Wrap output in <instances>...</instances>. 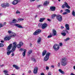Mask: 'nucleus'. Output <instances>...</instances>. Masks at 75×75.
<instances>
[{"label":"nucleus","instance_id":"f257e3e1","mask_svg":"<svg viewBox=\"0 0 75 75\" xmlns=\"http://www.w3.org/2000/svg\"><path fill=\"white\" fill-rule=\"evenodd\" d=\"M13 46L11 51H10V50L11 48L12 47V44H10L7 48V54L8 55H9L11 52H14V51L16 50V47H17V42H13Z\"/></svg>","mask_w":75,"mask_h":75},{"label":"nucleus","instance_id":"f03ea898","mask_svg":"<svg viewBox=\"0 0 75 75\" xmlns=\"http://www.w3.org/2000/svg\"><path fill=\"white\" fill-rule=\"evenodd\" d=\"M68 63V60L65 58H63L62 59L61 64L63 67H65L67 65Z\"/></svg>","mask_w":75,"mask_h":75},{"label":"nucleus","instance_id":"7ed1b4c3","mask_svg":"<svg viewBox=\"0 0 75 75\" xmlns=\"http://www.w3.org/2000/svg\"><path fill=\"white\" fill-rule=\"evenodd\" d=\"M18 21H17L16 19H14L11 22H10V24L11 25H13V23H14V24H16V22L17 23L18 22H20L21 21H23L24 20V19L19 18L18 19Z\"/></svg>","mask_w":75,"mask_h":75},{"label":"nucleus","instance_id":"20e7f679","mask_svg":"<svg viewBox=\"0 0 75 75\" xmlns=\"http://www.w3.org/2000/svg\"><path fill=\"white\" fill-rule=\"evenodd\" d=\"M11 35H12L9 36L5 37L4 39V41H8V40H10L11 39V37H14L16 35V33H13L11 34Z\"/></svg>","mask_w":75,"mask_h":75},{"label":"nucleus","instance_id":"39448f33","mask_svg":"<svg viewBox=\"0 0 75 75\" xmlns=\"http://www.w3.org/2000/svg\"><path fill=\"white\" fill-rule=\"evenodd\" d=\"M51 55V53H47L44 58V60L45 61H47L49 59L50 56Z\"/></svg>","mask_w":75,"mask_h":75},{"label":"nucleus","instance_id":"423d86ee","mask_svg":"<svg viewBox=\"0 0 75 75\" xmlns=\"http://www.w3.org/2000/svg\"><path fill=\"white\" fill-rule=\"evenodd\" d=\"M10 4L8 3H3L1 4V6L4 8H6L9 7Z\"/></svg>","mask_w":75,"mask_h":75},{"label":"nucleus","instance_id":"0eeeda50","mask_svg":"<svg viewBox=\"0 0 75 75\" xmlns=\"http://www.w3.org/2000/svg\"><path fill=\"white\" fill-rule=\"evenodd\" d=\"M53 48L55 51H57L59 49V45H54Z\"/></svg>","mask_w":75,"mask_h":75},{"label":"nucleus","instance_id":"6e6552de","mask_svg":"<svg viewBox=\"0 0 75 75\" xmlns=\"http://www.w3.org/2000/svg\"><path fill=\"white\" fill-rule=\"evenodd\" d=\"M57 19L59 21H62V16L59 15H58L56 16Z\"/></svg>","mask_w":75,"mask_h":75},{"label":"nucleus","instance_id":"1a4fd4ad","mask_svg":"<svg viewBox=\"0 0 75 75\" xmlns=\"http://www.w3.org/2000/svg\"><path fill=\"white\" fill-rule=\"evenodd\" d=\"M41 32V30L38 29L35 32L33 33V35H38L39 34H40V33Z\"/></svg>","mask_w":75,"mask_h":75},{"label":"nucleus","instance_id":"9d476101","mask_svg":"<svg viewBox=\"0 0 75 75\" xmlns=\"http://www.w3.org/2000/svg\"><path fill=\"white\" fill-rule=\"evenodd\" d=\"M48 25L47 23H44L42 24V29H45L47 27Z\"/></svg>","mask_w":75,"mask_h":75},{"label":"nucleus","instance_id":"9b49d317","mask_svg":"<svg viewBox=\"0 0 75 75\" xmlns=\"http://www.w3.org/2000/svg\"><path fill=\"white\" fill-rule=\"evenodd\" d=\"M38 72V68L37 67H36L34 69L33 71V73L34 74H37Z\"/></svg>","mask_w":75,"mask_h":75},{"label":"nucleus","instance_id":"f8f14e48","mask_svg":"<svg viewBox=\"0 0 75 75\" xmlns=\"http://www.w3.org/2000/svg\"><path fill=\"white\" fill-rule=\"evenodd\" d=\"M20 1V0H16L13 1L12 3L13 5H16V4H17Z\"/></svg>","mask_w":75,"mask_h":75},{"label":"nucleus","instance_id":"ddd939ff","mask_svg":"<svg viewBox=\"0 0 75 75\" xmlns=\"http://www.w3.org/2000/svg\"><path fill=\"white\" fill-rule=\"evenodd\" d=\"M51 11H54L55 10L56 8L54 6H51L50 8Z\"/></svg>","mask_w":75,"mask_h":75},{"label":"nucleus","instance_id":"4468645a","mask_svg":"<svg viewBox=\"0 0 75 75\" xmlns=\"http://www.w3.org/2000/svg\"><path fill=\"white\" fill-rule=\"evenodd\" d=\"M64 6L68 8H70L71 7L68 4V3L67 2H64Z\"/></svg>","mask_w":75,"mask_h":75},{"label":"nucleus","instance_id":"2eb2a0df","mask_svg":"<svg viewBox=\"0 0 75 75\" xmlns=\"http://www.w3.org/2000/svg\"><path fill=\"white\" fill-rule=\"evenodd\" d=\"M13 67H14L16 69H20V67H18V66L17 65L14 64L13 65Z\"/></svg>","mask_w":75,"mask_h":75},{"label":"nucleus","instance_id":"dca6fc26","mask_svg":"<svg viewBox=\"0 0 75 75\" xmlns=\"http://www.w3.org/2000/svg\"><path fill=\"white\" fill-rule=\"evenodd\" d=\"M14 25L16 27H18L19 28H23V27L21 26V25L18 24H15Z\"/></svg>","mask_w":75,"mask_h":75},{"label":"nucleus","instance_id":"f3484780","mask_svg":"<svg viewBox=\"0 0 75 75\" xmlns=\"http://www.w3.org/2000/svg\"><path fill=\"white\" fill-rule=\"evenodd\" d=\"M65 27L67 30H69V26L68 24H66L65 25Z\"/></svg>","mask_w":75,"mask_h":75},{"label":"nucleus","instance_id":"a211bd4d","mask_svg":"<svg viewBox=\"0 0 75 75\" xmlns=\"http://www.w3.org/2000/svg\"><path fill=\"white\" fill-rule=\"evenodd\" d=\"M41 38H39L37 42L38 44H41Z\"/></svg>","mask_w":75,"mask_h":75},{"label":"nucleus","instance_id":"6ab92c4d","mask_svg":"<svg viewBox=\"0 0 75 75\" xmlns=\"http://www.w3.org/2000/svg\"><path fill=\"white\" fill-rule=\"evenodd\" d=\"M49 4V2L48 1H46L44 2L43 5L45 6H48V5Z\"/></svg>","mask_w":75,"mask_h":75},{"label":"nucleus","instance_id":"aec40b11","mask_svg":"<svg viewBox=\"0 0 75 75\" xmlns=\"http://www.w3.org/2000/svg\"><path fill=\"white\" fill-rule=\"evenodd\" d=\"M57 34V31L56 30H53V35L55 36L56 35V34Z\"/></svg>","mask_w":75,"mask_h":75},{"label":"nucleus","instance_id":"412c9836","mask_svg":"<svg viewBox=\"0 0 75 75\" xmlns=\"http://www.w3.org/2000/svg\"><path fill=\"white\" fill-rule=\"evenodd\" d=\"M23 51L24 52H23L22 55H23V57H24V56L25 55V53L26 52V51H27V50L24 49L23 50Z\"/></svg>","mask_w":75,"mask_h":75},{"label":"nucleus","instance_id":"4be33fe9","mask_svg":"<svg viewBox=\"0 0 75 75\" xmlns=\"http://www.w3.org/2000/svg\"><path fill=\"white\" fill-rule=\"evenodd\" d=\"M59 71L60 72V73H61L62 74H65L64 71H62L61 69H59Z\"/></svg>","mask_w":75,"mask_h":75},{"label":"nucleus","instance_id":"5701e85b","mask_svg":"<svg viewBox=\"0 0 75 75\" xmlns=\"http://www.w3.org/2000/svg\"><path fill=\"white\" fill-rule=\"evenodd\" d=\"M45 20V18H40V22H43V21H44Z\"/></svg>","mask_w":75,"mask_h":75},{"label":"nucleus","instance_id":"b1692460","mask_svg":"<svg viewBox=\"0 0 75 75\" xmlns=\"http://www.w3.org/2000/svg\"><path fill=\"white\" fill-rule=\"evenodd\" d=\"M32 52H33L32 50H29L28 54V55H30L32 53Z\"/></svg>","mask_w":75,"mask_h":75},{"label":"nucleus","instance_id":"393cba45","mask_svg":"<svg viewBox=\"0 0 75 75\" xmlns=\"http://www.w3.org/2000/svg\"><path fill=\"white\" fill-rule=\"evenodd\" d=\"M47 52V51L45 50L42 53V56H44V55H45V54H46V53Z\"/></svg>","mask_w":75,"mask_h":75},{"label":"nucleus","instance_id":"a878e982","mask_svg":"<svg viewBox=\"0 0 75 75\" xmlns=\"http://www.w3.org/2000/svg\"><path fill=\"white\" fill-rule=\"evenodd\" d=\"M42 23H39L38 25V27H40V28H41V27L42 28Z\"/></svg>","mask_w":75,"mask_h":75},{"label":"nucleus","instance_id":"bb28decb","mask_svg":"<svg viewBox=\"0 0 75 75\" xmlns=\"http://www.w3.org/2000/svg\"><path fill=\"white\" fill-rule=\"evenodd\" d=\"M32 61L34 62H36V59L34 58H32Z\"/></svg>","mask_w":75,"mask_h":75},{"label":"nucleus","instance_id":"cd10ccee","mask_svg":"<svg viewBox=\"0 0 75 75\" xmlns=\"http://www.w3.org/2000/svg\"><path fill=\"white\" fill-rule=\"evenodd\" d=\"M8 33H9V34H10V35H11V34H13V32H11L10 30H9L8 31Z\"/></svg>","mask_w":75,"mask_h":75},{"label":"nucleus","instance_id":"c85d7f7f","mask_svg":"<svg viewBox=\"0 0 75 75\" xmlns=\"http://www.w3.org/2000/svg\"><path fill=\"white\" fill-rule=\"evenodd\" d=\"M72 15H73V16H75V11H74V10L72 11Z\"/></svg>","mask_w":75,"mask_h":75},{"label":"nucleus","instance_id":"c756f323","mask_svg":"<svg viewBox=\"0 0 75 75\" xmlns=\"http://www.w3.org/2000/svg\"><path fill=\"white\" fill-rule=\"evenodd\" d=\"M4 72L5 75H6V74H7V73H8V71H7V70H4Z\"/></svg>","mask_w":75,"mask_h":75},{"label":"nucleus","instance_id":"7c9ffc66","mask_svg":"<svg viewBox=\"0 0 75 75\" xmlns=\"http://www.w3.org/2000/svg\"><path fill=\"white\" fill-rule=\"evenodd\" d=\"M70 38H69V37H68L66 38V39L64 40L65 41H68V40H69Z\"/></svg>","mask_w":75,"mask_h":75},{"label":"nucleus","instance_id":"2f4dec72","mask_svg":"<svg viewBox=\"0 0 75 75\" xmlns=\"http://www.w3.org/2000/svg\"><path fill=\"white\" fill-rule=\"evenodd\" d=\"M61 34L63 35V36H65L67 35V34L65 33H61Z\"/></svg>","mask_w":75,"mask_h":75},{"label":"nucleus","instance_id":"473e14b6","mask_svg":"<svg viewBox=\"0 0 75 75\" xmlns=\"http://www.w3.org/2000/svg\"><path fill=\"white\" fill-rule=\"evenodd\" d=\"M65 11L67 12V13H70V10L68 9H67L65 10Z\"/></svg>","mask_w":75,"mask_h":75},{"label":"nucleus","instance_id":"72a5a7b5","mask_svg":"<svg viewBox=\"0 0 75 75\" xmlns=\"http://www.w3.org/2000/svg\"><path fill=\"white\" fill-rule=\"evenodd\" d=\"M21 45H20V44H18L17 45V47H18V48H21Z\"/></svg>","mask_w":75,"mask_h":75},{"label":"nucleus","instance_id":"f704fd0d","mask_svg":"<svg viewBox=\"0 0 75 75\" xmlns=\"http://www.w3.org/2000/svg\"><path fill=\"white\" fill-rule=\"evenodd\" d=\"M21 13L20 12L18 11V10L16 12V14H20Z\"/></svg>","mask_w":75,"mask_h":75},{"label":"nucleus","instance_id":"c9c22d12","mask_svg":"<svg viewBox=\"0 0 75 75\" xmlns=\"http://www.w3.org/2000/svg\"><path fill=\"white\" fill-rule=\"evenodd\" d=\"M3 46H4V45H3V43H0V47H3Z\"/></svg>","mask_w":75,"mask_h":75},{"label":"nucleus","instance_id":"e433bc0d","mask_svg":"<svg viewBox=\"0 0 75 75\" xmlns=\"http://www.w3.org/2000/svg\"><path fill=\"white\" fill-rule=\"evenodd\" d=\"M4 26V25L1 23L0 24V28H1V27H3Z\"/></svg>","mask_w":75,"mask_h":75},{"label":"nucleus","instance_id":"4c0bfd02","mask_svg":"<svg viewBox=\"0 0 75 75\" xmlns=\"http://www.w3.org/2000/svg\"><path fill=\"white\" fill-rule=\"evenodd\" d=\"M19 44H20V45L21 46L23 45V42H20L19 43Z\"/></svg>","mask_w":75,"mask_h":75},{"label":"nucleus","instance_id":"58836bf2","mask_svg":"<svg viewBox=\"0 0 75 75\" xmlns=\"http://www.w3.org/2000/svg\"><path fill=\"white\" fill-rule=\"evenodd\" d=\"M52 16H53L54 17H55V16L57 17V14H54L52 15Z\"/></svg>","mask_w":75,"mask_h":75},{"label":"nucleus","instance_id":"ea45409f","mask_svg":"<svg viewBox=\"0 0 75 75\" xmlns=\"http://www.w3.org/2000/svg\"><path fill=\"white\" fill-rule=\"evenodd\" d=\"M62 8H65V5L64 4L62 5Z\"/></svg>","mask_w":75,"mask_h":75},{"label":"nucleus","instance_id":"a19ab883","mask_svg":"<svg viewBox=\"0 0 75 75\" xmlns=\"http://www.w3.org/2000/svg\"><path fill=\"white\" fill-rule=\"evenodd\" d=\"M24 50V49H20V51H21V52H22V51H23V50Z\"/></svg>","mask_w":75,"mask_h":75},{"label":"nucleus","instance_id":"79ce46f5","mask_svg":"<svg viewBox=\"0 0 75 75\" xmlns=\"http://www.w3.org/2000/svg\"><path fill=\"white\" fill-rule=\"evenodd\" d=\"M42 5H38L37 6V7L38 8H39V7H41V6H42Z\"/></svg>","mask_w":75,"mask_h":75},{"label":"nucleus","instance_id":"37998d69","mask_svg":"<svg viewBox=\"0 0 75 75\" xmlns=\"http://www.w3.org/2000/svg\"><path fill=\"white\" fill-rule=\"evenodd\" d=\"M51 37H52V35H49L47 37V38H51Z\"/></svg>","mask_w":75,"mask_h":75},{"label":"nucleus","instance_id":"c03bdc74","mask_svg":"<svg viewBox=\"0 0 75 75\" xmlns=\"http://www.w3.org/2000/svg\"><path fill=\"white\" fill-rule=\"evenodd\" d=\"M57 66L58 67H60V63H58L57 64Z\"/></svg>","mask_w":75,"mask_h":75},{"label":"nucleus","instance_id":"a18cd8bd","mask_svg":"<svg viewBox=\"0 0 75 75\" xmlns=\"http://www.w3.org/2000/svg\"><path fill=\"white\" fill-rule=\"evenodd\" d=\"M67 14V12H64L63 13V15H65V14Z\"/></svg>","mask_w":75,"mask_h":75},{"label":"nucleus","instance_id":"49530a36","mask_svg":"<svg viewBox=\"0 0 75 75\" xmlns=\"http://www.w3.org/2000/svg\"><path fill=\"white\" fill-rule=\"evenodd\" d=\"M62 43H59V46L60 47H62Z\"/></svg>","mask_w":75,"mask_h":75},{"label":"nucleus","instance_id":"de8ad7c7","mask_svg":"<svg viewBox=\"0 0 75 75\" xmlns=\"http://www.w3.org/2000/svg\"><path fill=\"white\" fill-rule=\"evenodd\" d=\"M51 18L52 19H54V18H55V17L53 16H52V15Z\"/></svg>","mask_w":75,"mask_h":75},{"label":"nucleus","instance_id":"09e8293b","mask_svg":"<svg viewBox=\"0 0 75 75\" xmlns=\"http://www.w3.org/2000/svg\"><path fill=\"white\" fill-rule=\"evenodd\" d=\"M51 67L52 68H54V65H52L51 66Z\"/></svg>","mask_w":75,"mask_h":75},{"label":"nucleus","instance_id":"8fccbe9b","mask_svg":"<svg viewBox=\"0 0 75 75\" xmlns=\"http://www.w3.org/2000/svg\"><path fill=\"white\" fill-rule=\"evenodd\" d=\"M65 31H66V33H69V32H68V30H67V29H66V30H65Z\"/></svg>","mask_w":75,"mask_h":75},{"label":"nucleus","instance_id":"3c124183","mask_svg":"<svg viewBox=\"0 0 75 75\" xmlns=\"http://www.w3.org/2000/svg\"><path fill=\"white\" fill-rule=\"evenodd\" d=\"M46 69H47V70L49 69V67H48L47 66V67H46Z\"/></svg>","mask_w":75,"mask_h":75},{"label":"nucleus","instance_id":"603ef678","mask_svg":"<svg viewBox=\"0 0 75 75\" xmlns=\"http://www.w3.org/2000/svg\"><path fill=\"white\" fill-rule=\"evenodd\" d=\"M61 28L62 29H63L64 28V26H61Z\"/></svg>","mask_w":75,"mask_h":75},{"label":"nucleus","instance_id":"864d4df0","mask_svg":"<svg viewBox=\"0 0 75 75\" xmlns=\"http://www.w3.org/2000/svg\"><path fill=\"white\" fill-rule=\"evenodd\" d=\"M48 75H51V72H49L48 73Z\"/></svg>","mask_w":75,"mask_h":75},{"label":"nucleus","instance_id":"5fc2aeb1","mask_svg":"<svg viewBox=\"0 0 75 75\" xmlns=\"http://www.w3.org/2000/svg\"><path fill=\"white\" fill-rule=\"evenodd\" d=\"M11 55H12V56H14V53H12Z\"/></svg>","mask_w":75,"mask_h":75},{"label":"nucleus","instance_id":"6e6d98bb","mask_svg":"<svg viewBox=\"0 0 75 75\" xmlns=\"http://www.w3.org/2000/svg\"><path fill=\"white\" fill-rule=\"evenodd\" d=\"M6 25V22H5L4 23V25Z\"/></svg>","mask_w":75,"mask_h":75},{"label":"nucleus","instance_id":"4d7b16f0","mask_svg":"<svg viewBox=\"0 0 75 75\" xmlns=\"http://www.w3.org/2000/svg\"><path fill=\"white\" fill-rule=\"evenodd\" d=\"M47 20L48 21H51V20H50V19L47 18Z\"/></svg>","mask_w":75,"mask_h":75},{"label":"nucleus","instance_id":"13d9d810","mask_svg":"<svg viewBox=\"0 0 75 75\" xmlns=\"http://www.w3.org/2000/svg\"><path fill=\"white\" fill-rule=\"evenodd\" d=\"M31 71L30 70L28 71V73H29V74H30V73H31Z\"/></svg>","mask_w":75,"mask_h":75},{"label":"nucleus","instance_id":"bf43d9fd","mask_svg":"<svg viewBox=\"0 0 75 75\" xmlns=\"http://www.w3.org/2000/svg\"><path fill=\"white\" fill-rule=\"evenodd\" d=\"M41 75H44V74L43 73H42L41 74Z\"/></svg>","mask_w":75,"mask_h":75},{"label":"nucleus","instance_id":"052dcab7","mask_svg":"<svg viewBox=\"0 0 75 75\" xmlns=\"http://www.w3.org/2000/svg\"><path fill=\"white\" fill-rule=\"evenodd\" d=\"M74 69L75 70V66H74L73 67Z\"/></svg>","mask_w":75,"mask_h":75},{"label":"nucleus","instance_id":"680f3d73","mask_svg":"<svg viewBox=\"0 0 75 75\" xmlns=\"http://www.w3.org/2000/svg\"><path fill=\"white\" fill-rule=\"evenodd\" d=\"M35 0H30V1H35Z\"/></svg>","mask_w":75,"mask_h":75},{"label":"nucleus","instance_id":"e2e57ef3","mask_svg":"<svg viewBox=\"0 0 75 75\" xmlns=\"http://www.w3.org/2000/svg\"><path fill=\"white\" fill-rule=\"evenodd\" d=\"M1 42H4V41H3V40H1Z\"/></svg>","mask_w":75,"mask_h":75},{"label":"nucleus","instance_id":"0e129e2a","mask_svg":"<svg viewBox=\"0 0 75 75\" xmlns=\"http://www.w3.org/2000/svg\"><path fill=\"white\" fill-rule=\"evenodd\" d=\"M62 11H63L62 10H61L60 11V12L61 13H62Z\"/></svg>","mask_w":75,"mask_h":75},{"label":"nucleus","instance_id":"69168bd1","mask_svg":"<svg viewBox=\"0 0 75 75\" xmlns=\"http://www.w3.org/2000/svg\"><path fill=\"white\" fill-rule=\"evenodd\" d=\"M71 75H75V74H73V73H71Z\"/></svg>","mask_w":75,"mask_h":75},{"label":"nucleus","instance_id":"338daca9","mask_svg":"<svg viewBox=\"0 0 75 75\" xmlns=\"http://www.w3.org/2000/svg\"><path fill=\"white\" fill-rule=\"evenodd\" d=\"M36 17H37V15H36L35 16V18H36Z\"/></svg>","mask_w":75,"mask_h":75},{"label":"nucleus","instance_id":"774afa93","mask_svg":"<svg viewBox=\"0 0 75 75\" xmlns=\"http://www.w3.org/2000/svg\"><path fill=\"white\" fill-rule=\"evenodd\" d=\"M5 75H10L8 74H5Z\"/></svg>","mask_w":75,"mask_h":75}]
</instances>
